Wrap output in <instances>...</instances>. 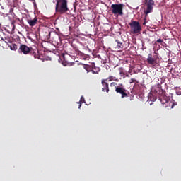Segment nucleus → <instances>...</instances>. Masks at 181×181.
<instances>
[{
	"instance_id": "nucleus-8",
	"label": "nucleus",
	"mask_w": 181,
	"mask_h": 181,
	"mask_svg": "<svg viewBox=\"0 0 181 181\" xmlns=\"http://www.w3.org/2000/svg\"><path fill=\"white\" fill-rule=\"evenodd\" d=\"M115 93H120L122 95V98H124L127 97L126 89L120 87L119 86L117 87H115Z\"/></svg>"
},
{
	"instance_id": "nucleus-14",
	"label": "nucleus",
	"mask_w": 181,
	"mask_h": 181,
	"mask_svg": "<svg viewBox=\"0 0 181 181\" xmlns=\"http://www.w3.org/2000/svg\"><path fill=\"white\" fill-rule=\"evenodd\" d=\"M79 103H80V105H79L78 108H81V104L85 103V99H84L83 96L81 97Z\"/></svg>"
},
{
	"instance_id": "nucleus-11",
	"label": "nucleus",
	"mask_w": 181,
	"mask_h": 181,
	"mask_svg": "<svg viewBox=\"0 0 181 181\" xmlns=\"http://www.w3.org/2000/svg\"><path fill=\"white\" fill-rule=\"evenodd\" d=\"M116 42H117V48L119 49H122L124 48V45L122 42H119L118 40H116Z\"/></svg>"
},
{
	"instance_id": "nucleus-18",
	"label": "nucleus",
	"mask_w": 181,
	"mask_h": 181,
	"mask_svg": "<svg viewBox=\"0 0 181 181\" xmlns=\"http://www.w3.org/2000/svg\"><path fill=\"white\" fill-rule=\"evenodd\" d=\"M0 41H5L4 38L2 36H0Z\"/></svg>"
},
{
	"instance_id": "nucleus-12",
	"label": "nucleus",
	"mask_w": 181,
	"mask_h": 181,
	"mask_svg": "<svg viewBox=\"0 0 181 181\" xmlns=\"http://www.w3.org/2000/svg\"><path fill=\"white\" fill-rule=\"evenodd\" d=\"M84 69L86 70L87 73L92 72L91 66L86 65V66H84Z\"/></svg>"
},
{
	"instance_id": "nucleus-3",
	"label": "nucleus",
	"mask_w": 181,
	"mask_h": 181,
	"mask_svg": "<svg viewBox=\"0 0 181 181\" xmlns=\"http://www.w3.org/2000/svg\"><path fill=\"white\" fill-rule=\"evenodd\" d=\"M129 25H130L132 31L134 34L139 33L142 30L141 24L138 21H132Z\"/></svg>"
},
{
	"instance_id": "nucleus-19",
	"label": "nucleus",
	"mask_w": 181,
	"mask_h": 181,
	"mask_svg": "<svg viewBox=\"0 0 181 181\" xmlns=\"http://www.w3.org/2000/svg\"><path fill=\"white\" fill-rule=\"evenodd\" d=\"M131 81H132V83L135 82V81H136V79L132 78V79H131Z\"/></svg>"
},
{
	"instance_id": "nucleus-17",
	"label": "nucleus",
	"mask_w": 181,
	"mask_h": 181,
	"mask_svg": "<svg viewBox=\"0 0 181 181\" xmlns=\"http://www.w3.org/2000/svg\"><path fill=\"white\" fill-rule=\"evenodd\" d=\"M110 86H111V87H115V88H116V87H117V83H116V82H112V83H110Z\"/></svg>"
},
{
	"instance_id": "nucleus-1",
	"label": "nucleus",
	"mask_w": 181,
	"mask_h": 181,
	"mask_svg": "<svg viewBox=\"0 0 181 181\" xmlns=\"http://www.w3.org/2000/svg\"><path fill=\"white\" fill-rule=\"evenodd\" d=\"M69 11L70 9L68 7V0H57L55 12L58 14L64 15Z\"/></svg>"
},
{
	"instance_id": "nucleus-7",
	"label": "nucleus",
	"mask_w": 181,
	"mask_h": 181,
	"mask_svg": "<svg viewBox=\"0 0 181 181\" xmlns=\"http://www.w3.org/2000/svg\"><path fill=\"white\" fill-rule=\"evenodd\" d=\"M101 84H102V92L103 93H109V84L107 83V79H102L101 80Z\"/></svg>"
},
{
	"instance_id": "nucleus-10",
	"label": "nucleus",
	"mask_w": 181,
	"mask_h": 181,
	"mask_svg": "<svg viewBox=\"0 0 181 181\" xmlns=\"http://www.w3.org/2000/svg\"><path fill=\"white\" fill-rule=\"evenodd\" d=\"M90 67L92 70L91 72L93 74H98L100 71V67H97L95 63H92Z\"/></svg>"
},
{
	"instance_id": "nucleus-2",
	"label": "nucleus",
	"mask_w": 181,
	"mask_h": 181,
	"mask_svg": "<svg viewBox=\"0 0 181 181\" xmlns=\"http://www.w3.org/2000/svg\"><path fill=\"white\" fill-rule=\"evenodd\" d=\"M124 4H112L111 5V11L114 16H123L124 15Z\"/></svg>"
},
{
	"instance_id": "nucleus-21",
	"label": "nucleus",
	"mask_w": 181,
	"mask_h": 181,
	"mask_svg": "<svg viewBox=\"0 0 181 181\" xmlns=\"http://www.w3.org/2000/svg\"><path fill=\"white\" fill-rule=\"evenodd\" d=\"M143 25H146V21H144V23H143Z\"/></svg>"
},
{
	"instance_id": "nucleus-23",
	"label": "nucleus",
	"mask_w": 181,
	"mask_h": 181,
	"mask_svg": "<svg viewBox=\"0 0 181 181\" xmlns=\"http://www.w3.org/2000/svg\"><path fill=\"white\" fill-rule=\"evenodd\" d=\"M35 58H37V57L35 55H34Z\"/></svg>"
},
{
	"instance_id": "nucleus-13",
	"label": "nucleus",
	"mask_w": 181,
	"mask_h": 181,
	"mask_svg": "<svg viewBox=\"0 0 181 181\" xmlns=\"http://www.w3.org/2000/svg\"><path fill=\"white\" fill-rule=\"evenodd\" d=\"M106 80V81H119L118 79H114V76H110L109 78L104 79Z\"/></svg>"
},
{
	"instance_id": "nucleus-4",
	"label": "nucleus",
	"mask_w": 181,
	"mask_h": 181,
	"mask_svg": "<svg viewBox=\"0 0 181 181\" xmlns=\"http://www.w3.org/2000/svg\"><path fill=\"white\" fill-rule=\"evenodd\" d=\"M145 5H146L147 8L144 11V13L146 17L148 16V13H152L153 10V6L155 5L153 0H144Z\"/></svg>"
},
{
	"instance_id": "nucleus-6",
	"label": "nucleus",
	"mask_w": 181,
	"mask_h": 181,
	"mask_svg": "<svg viewBox=\"0 0 181 181\" xmlns=\"http://www.w3.org/2000/svg\"><path fill=\"white\" fill-rule=\"evenodd\" d=\"M27 23H28L30 27H34L39 23V18L35 16L34 18H28L27 19Z\"/></svg>"
},
{
	"instance_id": "nucleus-20",
	"label": "nucleus",
	"mask_w": 181,
	"mask_h": 181,
	"mask_svg": "<svg viewBox=\"0 0 181 181\" xmlns=\"http://www.w3.org/2000/svg\"><path fill=\"white\" fill-rule=\"evenodd\" d=\"M77 54H82L83 53L81 52L80 51H77Z\"/></svg>"
},
{
	"instance_id": "nucleus-5",
	"label": "nucleus",
	"mask_w": 181,
	"mask_h": 181,
	"mask_svg": "<svg viewBox=\"0 0 181 181\" xmlns=\"http://www.w3.org/2000/svg\"><path fill=\"white\" fill-rule=\"evenodd\" d=\"M19 53H23L24 54H29L30 52H31V48H29L28 46L25 45H20L18 48Z\"/></svg>"
},
{
	"instance_id": "nucleus-22",
	"label": "nucleus",
	"mask_w": 181,
	"mask_h": 181,
	"mask_svg": "<svg viewBox=\"0 0 181 181\" xmlns=\"http://www.w3.org/2000/svg\"><path fill=\"white\" fill-rule=\"evenodd\" d=\"M35 58H37V57L35 55H34Z\"/></svg>"
},
{
	"instance_id": "nucleus-15",
	"label": "nucleus",
	"mask_w": 181,
	"mask_h": 181,
	"mask_svg": "<svg viewBox=\"0 0 181 181\" xmlns=\"http://www.w3.org/2000/svg\"><path fill=\"white\" fill-rule=\"evenodd\" d=\"M18 49V45H13V46L11 47V50L16 51Z\"/></svg>"
},
{
	"instance_id": "nucleus-9",
	"label": "nucleus",
	"mask_w": 181,
	"mask_h": 181,
	"mask_svg": "<svg viewBox=\"0 0 181 181\" xmlns=\"http://www.w3.org/2000/svg\"><path fill=\"white\" fill-rule=\"evenodd\" d=\"M147 63L150 65L157 64V58L153 57V55L151 54H148L147 57Z\"/></svg>"
},
{
	"instance_id": "nucleus-16",
	"label": "nucleus",
	"mask_w": 181,
	"mask_h": 181,
	"mask_svg": "<svg viewBox=\"0 0 181 181\" xmlns=\"http://www.w3.org/2000/svg\"><path fill=\"white\" fill-rule=\"evenodd\" d=\"M157 42L161 43V45H163H163H165V42H163V40H161V39L157 40Z\"/></svg>"
}]
</instances>
